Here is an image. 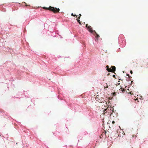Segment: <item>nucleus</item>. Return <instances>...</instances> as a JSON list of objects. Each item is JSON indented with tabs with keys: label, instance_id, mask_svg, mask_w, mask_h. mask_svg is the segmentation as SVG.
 Here are the masks:
<instances>
[{
	"label": "nucleus",
	"instance_id": "obj_19",
	"mask_svg": "<svg viewBox=\"0 0 148 148\" xmlns=\"http://www.w3.org/2000/svg\"><path fill=\"white\" fill-rule=\"evenodd\" d=\"M109 112H108V113H109Z\"/></svg>",
	"mask_w": 148,
	"mask_h": 148
},
{
	"label": "nucleus",
	"instance_id": "obj_13",
	"mask_svg": "<svg viewBox=\"0 0 148 148\" xmlns=\"http://www.w3.org/2000/svg\"><path fill=\"white\" fill-rule=\"evenodd\" d=\"M114 123H115V122L114 121H113L112 122V123L113 124H114Z\"/></svg>",
	"mask_w": 148,
	"mask_h": 148
},
{
	"label": "nucleus",
	"instance_id": "obj_5",
	"mask_svg": "<svg viewBox=\"0 0 148 148\" xmlns=\"http://www.w3.org/2000/svg\"><path fill=\"white\" fill-rule=\"evenodd\" d=\"M79 19H80V17H78V18L77 19V20L79 24L80 25H81V22L79 20Z\"/></svg>",
	"mask_w": 148,
	"mask_h": 148
},
{
	"label": "nucleus",
	"instance_id": "obj_9",
	"mask_svg": "<svg viewBox=\"0 0 148 148\" xmlns=\"http://www.w3.org/2000/svg\"><path fill=\"white\" fill-rule=\"evenodd\" d=\"M108 88V86H104V89H106V88Z\"/></svg>",
	"mask_w": 148,
	"mask_h": 148
},
{
	"label": "nucleus",
	"instance_id": "obj_15",
	"mask_svg": "<svg viewBox=\"0 0 148 148\" xmlns=\"http://www.w3.org/2000/svg\"><path fill=\"white\" fill-rule=\"evenodd\" d=\"M106 131H104V134H106Z\"/></svg>",
	"mask_w": 148,
	"mask_h": 148
},
{
	"label": "nucleus",
	"instance_id": "obj_17",
	"mask_svg": "<svg viewBox=\"0 0 148 148\" xmlns=\"http://www.w3.org/2000/svg\"><path fill=\"white\" fill-rule=\"evenodd\" d=\"M127 75H128L129 76V77H130V75H129L127 74Z\"/></svg>",
	"mask_w": 148,
	"mask_h": 148
},
{
	"label": "nucleus",
	"instance_id": "obj_8",
	"mask_svg": "<svg viewBox=\"0 0 148 148\" xmlns=\"http://www.w3.org/2000/svg\"><path fill=\"white\" fill-rule=\"evenodd\" d=\"M126 141H127V142L128 141H127V139H125L124 140V142L125 143Z\"/></svg>",
	"mask_w": 148,
	"mask_h": 148
},
{
	"label": "nucleus",
	"instance_id": "obj_10",
	"mask_svg": "<svg viewBox=\"0 0 148 148\" xmlns=\"http://www.w3.org/2000/svg\"><path fill=\"white\" fill-rule=\"evenodd\" d=\"M88 26H89L88 25V24H86V27H87V28H88Z\"/></svg>",
	"mask_w": 148,
	"mask_h": 148
},
{
	"label": "nucleus",
	"instance_id": "obj_12",
	"mask_svg": "<svg viewBox=\"0 0 148 148\" xmlns=\"http://www.w3.org/2000/svg\"><path fill=\"white\" fill-rule=\"evenodd\" d=\"M130 73H131V74H132L133 73V72H132V71H130Z\"/></svg>",
	"mask_w": 148,
	"mask_h": 148
},
{
	"label": "nucleus",
	"instance_id": "obj_2",
	"mask_svg": "<svg viewBox=\"0 0 148 148\" xmlns=\"http://www.w3.org/2000/svg\"><path fill=\"white\" fill-rule=\"evenodd\" d=\"M87 29L89 31L93 33L96 38H98L100 37L99 35L96 33L95 31L92 30V27L90 26H88Z\"/></svg>",
	"mask_w": 148,
	"mask_h": 148
},
{
	"label": "nucleus",
	"instance_id": "obj_3",
	"mask_svg": "<svg viewBox=\"0 0 148 148\" xmlns=\"http://www.w3.org/2000/svg\"><path fill=\"white\" fill-rule=\"evenodd\" d=\"M106 67L107 68L106 70L109 72H114L116 70V67L114 66H111V68L112 69L110 68L108 65L106 66Z\"/></svg>",
	"mask_w": 148,
	"mask_h": 148
},
{
	"label": "nucleus",
	"instance_id": "obj_18",
	"mask_svg": "<svg viewBox=\"0 0 148 148\" xmlns=\"http://www.w3.org/2000/svg\"><path fill=\"white\" fill-rule=\"evenodd\" d=\"M99 101L100 102H101V101Z\"/></svg>",
	"mask_w": 148,
	"mask_h": 148
},
{
	"label": "nucleus",
	"instance_id": "obj_11",
	"mask_svg": "<svg viewBox=\"0 0 148 148\" xmlns=\"http://www.w3.org/2000/svg\"><path fill=\"white\" fill-rule=\"evenodd\" d=\"M96 100L97 101H98V99H99V98H98V97H97V98H96Z\"/></svg>",
	"mask_w": 148,
	"mask_h": 148
},
{
	"label": "nucleus",
	"instance_id": "obj_1",
	"mask_svg": "<svg viewBox=\"0 0 148 148\" xmlns=\"http://www.w3.org/2000/svg\"><path fill=\"white\" fill-rule=\"evenodd\" d=\"M44 9H47L53 12L54 13L59 12L60 11V9L59 8H54L50 6L49 8L45 7L43 8Z\"/></svg>",
	"mask_w": 148,
	"mask_h": 148
},
{
	"label": "nucleus",
	"instance_id": "obj_14",
	"mask_svg": "<svg viewBox=\"0 0 148 148\" xmlns=\"http://www.w3.org/2000/svg\"><path fill=\"white\" fill-rule=\"evenodd\" d=\"M79 17H80V16H81V14H79Z\"/></svg>",
	"mask_w": 148,
	"mask_h": 148
},
{
	"label": "nucleus",
	"instance_id": "obj_6",
	"mask_svg": "<svg viewBox=\"0 0 148 148\" xmlns=\"http://www.w3.org/2000/svg\"><path fill=\"white\" fill-rule=\"evenodd\" d=\"M112 95L113 96H116V94L115 92H113L112 93Z\"/></svg>",
	"mask_w": 148,
	"mask_h": 148
},
{
	"label": "nucleus",
	"instance_id": "obj_7",
	"mask_svg": "<svg viewBox=\"0 0 148 148\" xmlns=\"http://www.w3.org/2000/svg\"><path fill=\"white\" fill-rule=\"evenodd\" d=\"M71 16H76V17H77V16L76 15H74L73 13H72L71 14Z\"/></svg>",
	"mask_w": 148,
	"mask_h": 148
},
{
	"label": "nucleus",
	"instance_id": "obj_4",
	"mask_svg": "<svg viewBox=\"0 0 148 148\" xmlns=\"http://www.w3.org/2000/svg\"><path fill=\"white\" fill-rule=\"evenodd\" d=\"M109 109H110V110H111L110 107H108L105 110L104 112L106 113L107 112V111L106 112V111L107 110H109Z\"/></svg>",
	"mask_w": 148,
	"mask_h": 148
},
{
	"label": "nucleus",
	"instance_id": "obj_16",
	"mask_svg": "<svg viewBox=\"0 0 148 148\" xmlns=\"http://www.w3.org/2000/svg\"><path fill=\"white\" fill-rule=\"evenodd\" d=\"M113 77H115V75H113Z\"/></svg>",
	"mask_w": 148,
	"mask_h": 148
}]
</instances>
